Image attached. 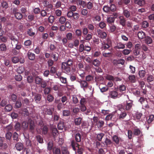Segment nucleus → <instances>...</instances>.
<instances>
[{
  "instance_id": "f257e3e1",
  "label": "nucleus",
  "mask_w": 154,
  "mask_h": 154,
  "mask_svg": "<svg viewBox=\"0 0 154 154\" xmlns=\"http://www.w3.org/2000/svg\"><path fill=\"white\" fill-rule=\"evenodd\" d=\"M133 105L132 101L131 100H128V101H127L125 103H124L123 105H119V107L120 108L119 109L120 110H121L120 109L122 108L124 110L129 111L132 107Z\"/></svg>"
},
{
  "instance_id": "f03ea898",
  "label": "nucleus",
  "mask_w": 154,
  "mask_h": 154,
  "mask_svg": "<svg viewBox=\"0 0 154 154\" xmlns=\"http://www.w3.org/2000/svg\"><path fill=\"white\" fill-rule=\"evenodd\" d=\"M77 82L80 83L81 88L83 90L85 91V90L88 88H89L90 90L91 88V86H89L88 82L85 80H82L81 79L78 80Z\"/></svg>"
},
{
  "instance_id": "7ed1b4c3",
  "label": "nucleus",
  "mask_w": 154,
  "mask_h": 154,
  "mask_svg": "<svg viewBox=\"0 0 154 154\" xmlns=\"http://www.w3.org/2000/svg\"><path fill=\"white\" fill-rule=\"evenodd\" d=\"M18 9L17 7L13 8L11 10L12 13L14 15L15 18L18 20H21L23 17V15L18 12Z\"/></svg>"
},
{
  "instance_id": "20e7f679",
  "label": "nucleus",
  "mask_w": 154,
  "mask_h": 154,
  "mask_svg": "<svg viewBox=\"0 0 154 154\" xmlns=\"http://www.w3.org/2000/svg\"><path fill=\"white\" fill-rule=\"evenodd\" d=\"M71 145L74 150H75V147L78 148L77 152L79 154H82L83 149L81 147H80L79 144L76 142L74 140H72L71 142Z\"/></svg>"
},
{
  "instance_id": "39448f33",
  "label": "nucleus",
  "mask_w": 154,
  "mask_h": 154,
  "mask_svg": "<svg viewBox=\"0 0 154 154\" xmlns=\"http://www.w3.org/2000/svg\"><path fill=\"white\" fill-rule=\"evenodd\" d=\"M116 9V5L113 4H111L109 6L108 5L104 6L103 8V11L106 13L114 12Z\"/></svg>"
},
{
  "instance_id": "423d86ee",
  "label": "nucleus",
  "mask_w": 154,
  "mask_h": 154,
  "mask_svg": "<svg viewBox=\"0 0 154 154\" xmlns=\"http://www.w3.org/2000/svg\"><path fill=\"white\" fill-rule=\"evenodd\" d=\"M122 95V93H119L118 92L115 91H110L109 93V97L113 99L119 98Z\"/></svg>"
},
{
  "instance_id": "0eeeda50",
  "label": "nucleus",
  "mask_w": 154,
  "mask_h": 154,
  "mask_svg": "<svg viewBox=\"0 0 154 154\" xmlns=\"http://www.w3.org/2000/svg\"><path fill=\"white\" fill-rule=\"evenodd\" d=\"M72 67L67 66L66 64L62 63L61 68L63 71L67 74H70L71 73V69Z\"/></svg>"
},
{
  "instance_id": "6e6552de",
  "label": "nucleus",
  "mask_w": 154,
  "mask_h": 154,
  "mask_svg": "<svg viewBox=\"0 0 154 154\" xmlns=\"http://www.w3.org/2000/svg\"><path fill=\"white\" fill-rule=\"evenodd\" d=\"M5 140V138L4 137L0 136V147L2 149H5L8 147L7 144L3 143Z\"/></svg>"
},
{
  "instance_id": "1a4fd4ad",
  "label": "nucleus",
  "mask_w": 154,
  "mask_h": 154,
  "mask_svg": "<svg viewBox=\"0 0 154 154\" xmlns=\"http://www.w3.org/2000/svg\"><path fill=\"white\" fill-rule=\"evenodd\" d=\"M34 100L37 103H40L41 102L42 98L41 94L38 93H35L34 95Z\"/></svg>"
},
{
  "instance_id": "9d476101",
  "label": "nucleus",
  "mask_w": 154,
  "mask_h": 154,
  "mask_svg": "<svg viewBox=\"0 0 154 154\" xmlns=\"http://www.w3.org/2000/svg\"><path fill=\"white\" fill-rule=\"evenodd\" d=\"M112 140L116 145L119 144L120 142L123 141V140L121 138L118 137L116 135H115L112 137Z\"/></svg>"
},
{
  "instance_id": "9b49d317",
  "label": "nucleus",
  "mask_w": 154,
  "mask_h": 154,
  "mask_svg": "<svg viewBox=\"0 0 154 154\" xmlns=\"http://www.w3.org/2000/svg\"><path fill=\"white\" fill-rule=\"evenodd\" d=\"M130 0H120L118 2V4L120 6L127 5L130 3Z\"/></svg>"
},
{
  "instance_id": "f8f14e48",
  "label": "nucleus",
  "mask_w": 154,
  "mask_h": 154,
  "mask_svg": "<svg viewBox=\"0 0 154 154\" xmlns=\"http://www.w3.org/2000/svg\"><path fill=\"white\" fill-rule=\"evenodd\" d=\"M29 124V129L30 131L33 133L34 130L35 125L34 122L31 119L28 120Z\"/></svg>"
},
{
  "instance_id": "ddd939ff",
  "label": "nucleus",
  "mask_w": 154,
  "mask_h": 154,
  "mask_svg": "<svg viewBox=\"0 0 154 154\" xmlns=\"http://www.w3.org/2000/svg\"><path fill=\"white\" fill-rule=\"evenodd\" d=\"M123 14L125 18L130 19L131 17V11H130L124 9L123 11Z\"/></svg>"
},
{
  "instance_id": "4468645a",
  "label": "nucleus",
  "mask_w": 154,
  "mask_h": 154,
  "mask_svg": "<svg viewBox=\"0 0 154 154\" xmlns=\"http://www.w3.org/2000/svg\"><path fill=\"white\" fill-rule=\"evenodd\" d=\"M9 38L11 40V43L12 46H13L16 43H17L18 42V39L13 35H11L9 36Z\"/></svg>"
},
{
  "instance_id": "2eb2a0df",
  "label": "nucleus",
  "mask_w": 154,
  "mask_h": 154,
  "mask_svg": "<svg viewBox=\"0 0 154 154\" xmlns=\"http://www.w3.org/2000/svg\"><path fill=\"white\" fill-rule=\"evenodd\" d=\"M15 147L18 151H20L23 149V144L20 142H18L16 144Z\"/></svg>"
},
{
  "instance_id": "dca6fc26",
  "label": "nucleus",
  "mask_w": 154,
  "mask_h": 154,
  "mask_svg": "<svg viewBox=\"0 0 154 154\" xmlns=\"http://www.w3.org/2000/svg\"><path fill=\"white\" fill-rule=\"evenodd\" d=\"M119 23L123 26H125L126 24V20L123 16H120L119 17Z\"/></svg>"
},
{
  "instance_id": "f3484780",
  "label": "nucleus",
  "mask_w": 154,
  "mask_h": 154,
  "mask_svg": "<svg viewBox=\"0 0 154 154\" xmlns=\"http://www.w3.org/2000/svg\"><path fill=\"white\" fill-rule=\"evenodd\" d=\"M101 48L103 50H106L109 48L111 45V42H109L107 43H105L104 42L102 43Z\"/></svg>"
},
{
  "instance_id": "a211bd4d",
  "label": "nucleus",
  "mask_w": 154,
  "mask_h": 154,
  "mask_svg": "<svg viewBox=\"0 0 154 154\" xmlns=\"http://www.w3.org/2000/svg\"><path fill=\"white\" fill-rule=\"evenodd\" d=\"M97 33L99 36L102 38H105L107 36V34L105 32H102L101 30H97Z\"/></svg>"
},
{
  "instance_id": "6ab92c4d",
  "label": "nucleus",
  "mask_w": 154,
  "mask_h": 154,
  "mask_svg": "<svg viewBox=\"0 0 154 154\" xmlns=\"http://www.w3.org/2000/svg\"><path fill=\"white\" fill-rule=\"evenodd\" d=\"M27 55L29 60H33L35 58V55L33 53L28 51Z\"/></svg>"
},
{
  "instance_id": "aec40b11",
  "label": "nucleus",
  "mask_w": 154,
  "mask_h": 154,
  "mask_svg": "<svg viewBox=\"0 0 154 154\" xmlns=\"http://www.w3.org/2000/svg\"><path fill=\"white\" fill-rule=\"evenodd\" d=\"M82 137L81 135L79 133H77L75 134V142H79L81 141Z\"/></svg>"
},
{
  "instance_id": "412c9836",
  "label": "nucleus",
  "mask_w": 154,
  "mask_h": 154,
  "mask_svg": "<svg viewBox=\"0 0 154 154\" xmlns=\"http://www.w3.org/2000/svg\"><path fill=\"white\" fill-rule=\"evenodd\" d=\"M20 11L21 12V13L23 15H24V16L25 17H26L27 15H26V13L28 11L27 8L25 6H23L21 8Z\"/></svg>"
},
{
  "instance_id": "4be33fe9",
  "label": "nucleus",
  "mask_w": 154,
  "mask_h": 154,
  "mask_svg": "<svg viewBox=\"0 0 154 154\" xmlns=\"http://www.w3.org/2000/svg\"><path fill=\"white\" fill-rule=\"evenodd\" d=\"M52 152L53 154H61V151L60 148L54 147L53 148Z\"/></svg>"
},
{
  "instance_id": "5701e85b",
  "label": "nucleus",
  "mask_w": 154,
  "mask_h": 154,
  "mask_svg": "<svg viewBox=\"0 0 154 154\" xmlns=\"http://www.w3.org/2000/svg\"><path fill=\"white\" fill-rule=\"evenodd\" d=\"M135 3L140 6H143L145 3V0H134Z\"/></svg>"
},
{
  "instance_id": "b1692460",
  "label": "nucleus",
  "mask_w": 154,
  "mask_h": 154,
  "mask_svg": "<svg viewBox=\"0 0 154 154\" xmlns=\"http://www.w3.org/2000/svg\"><path fill=\"white\" fill-rule=\"evenodd\" d=\"M142 132L138 128H134L133 131V135L135 136H138Z\"/></svg>"
},
{
  "instance_id": "393cba45",
  "label": "nucleus",
  "mask_w": 154,
  "mask_h": 154,
  "mask_svg": "<svg viewBox=\"0 0 154 154\" xmlns=\"http://www.w3.org/2000/svg\"><path fill=\"white\" fill-rule=\"evenodd\" d=\"M29 125V122L28 123L26 121L23 122L21 124V127L24 130H26L27 129Z\"/></svg>"
},
{
  "instance_id": "a878e982",
  "label": "nucleus",
  "mask_w": 154,
  "mask_h": 154,
  "mask_svg": "<svg viewBox=\"0 0 154 154\" xmlns=\"http://www.w3.org/2000/svg\"><path fill=\"white\" fill-rule=\"evenodd\" d=\"M144 38H145V42L146 44H150L152 43V40L151 37L147 36H146Z\"/></svg>"
},
{
  "instance_id": "bb28decb",
  "label": "nucleus",
  "mask_w": 154,
  "mask_h": 154,
  "mask_svg": "<svg viewBox=\"0 0 154 154\" xmlns=\"http://www.w3.org/2000/svg\"><path fill=\"white\" fill-rule=\"evenodd\" d=\"M137 35L139 38L140 39H143L146 37L145 33L142 31L139 32H138Z\"/></svg>"
},
{
  "instance_id": "cd10ccee",
  "label": "nucleus",
  "mask_w": 154,
  "mask_h": 154,
  "mask_svg": "<svg viewBox=\"0 0 154 154\" xmlns=\"http://www.w3.org/2000/svg\"><path fill=\"white\" fill-rule=\"evenodd\" d=\"M104 122L102 120L97 121L96 122V125L99 129L103 125Z\"/></svg>"
},
{
  "instance_id": "c85d7f7f",
  "label": "nucleus",
  "mask_w": 154,
  "mask_h": 154,
  "mask_svg": "<svg viewBox=\"0 0 154 154\" xmlns=\"http://www.w3.org/2000/svg\"><path fill=\"white\" fill-rule=\"evenodd\" d=\"M62 63L66 65V64L67 66L72 67L73 66V61L71 59H69L67 60V62H63Z\"/></svg>"
},
{
  "instance_id": "c756f323",
  "label": "nucleus",
  "mask_w": 154,
  "mask_h": 154,
  "mask_svg": "<svg viewBox=\"0 0 154 154\" xmlns=\"http://www.w3.org/2000/svg\"><path fill=\"white\" fill-rule=\"evenodd\" d=\"M146 72L144 70H140L139 71L138 74L140 78L142 79L146 75Z\"/></svg>"
},
{
  "instance_id": "7c9ffc66",
  "label": "nucleus",
  "mask_w": 154,
  "mask_h": 154,
  "mask_svg": "<svg viewBox=\"0 0 154 154\" xmlns=\"http://www.w3.org/2000/svg\"><path fill=\"white\" fill-rule=\"evenodd\" d=\"M125 45L121 42H119L115 48L118 49H123L125 48Z\"/></svg>"
},
{
  "instance_id": "2f4dec72",
  "label": "nucleus",
  "mask_w": 154,
  "mask_h": 154,
  "mask_svg": "<svg viewBox=\"0 0 154 154\" xmlns=\"http://www.w3.org/2000/svg\"><path fill=\"white\" fill-rule=\"evenodd\" d=\"M20 52V51H19L17 50L14 48L12 49L10 51V54H11L12 55H17Z\"/></svg>"
},
{
  "instance_id": "473e14b6",
  "label": "nucleus",
  "mask_w": 154,
  "mask_h": 154,
  "mask_svg": "<svg viewBox=\"0 0 154 154\" xmlns=\"http://www.w3.org/2000/svg\"><path fill=\"white\" fill-rule=\"evenodd\" d=\"M12 106L10 104H8L5 106V112H9L12 110Z\"/></svg>"
},
{
  "instance_id": "72a5a7b5",
  "label": "nucleus",
  "mask_w": 154,
  "mask_h": 154,
  "mask_svg": "<svg viewBox=\"0 0 154 154\" xmlns=\"http://www.w3.org/2000/svg\"><path fill=\"white\" fill-rule=\"evenodd\" d=\"M82 119L81 117L75 118V125H79L82 123Z\"/></svg>"
},
{
  "instance_id": "f704fd0d",
  "label": "nucleus",
  "mask_w": 154,
  "mask_h": 154,
  "mask_svg": "<svg viewBox=\"0 0 154 154\" xmlns=\"http://www.w3.org/2000/svg\"><path fill=\"white\" fill-rule=\"evenodd\" d=\"M43 80L42 78L38 76H36L35 78V83L38 85L40 84Z\"/></svg>"
},
{
  "instance_id": "c9c22d12",
  "label": "nucleus",
  "mask_w": 154,
  "mask_h": 154,
  "mask_svg": "<svg viewBox=\"0 0 154 154\" xmlns=\"http://www.w3.org/2000/svg\"><path fill=\"white\" fill-rule=\"evenodd\" d=\"M94 76L90 75H88L85 77V80L87 82H90L93 80Z\"/></svg>"
},
{
  "instance_id": "e433bc0d",
  "label": "nucleus",
  "mask_w": 154,
  "mask_h": 154,
  "mask_svg": "<svg viewBox=\"0 0 154 154\" xmlns=\"http://www.w3.org/2000/svg\"><path fill=\"white\" fill-rule=\"evenodd\" d=\"M36 140L40 143H43V139L42 136L40 135H37L36 136Z\"/></svg>"
},
{
  "instance_id": "4c0bfd02",
  "label": "nucleus",
  "mask_w": 154,
  "mask_h": 154,
  "mask_svg": "<svg viewBox=\"0 0 154 154\" xmlns=\"http://www.w3.org/2000/svg\"><path fill=\"white\" fill-rule=\"evenodd\" d=\"M53 142L52 141H50L48 142L47 143V148L48 150L50 151L52 149L53 147Z\"/></svg>"
},
{
  "instance_id": "58836bf2",
  "label": "nucleus",
  "mask_w": 154,
  "mask_h": 154,
  "mask_svg": "<svg viewBox=\"0 0 154 154\" xmlns=\"http://www.w3.org/2000/svg\"><path fill=\"white\" fill-rule=\"evenodd\" d=\"M60 117L59 115L57 113H54L52 116L53 120L55 122L58 121Z\"/></svg>"
},
{
  "instance_id": "ea45409f",
  "label": "nucleus",
  "mask_w": 154,
  "mask_h": 154,
  "mask_svg": "<svg viewBox=\"0 0 154 154\" xmlns=\"http://www.w3.org/2000/svg\"><path fill=\"white\" fill-rule=\"evenodd\" d=\"M12 133L10 132H8L5 134V137L7 140H10L12 136Z\"/></svg>"
},
{
  "instance_id": "a19ab883",
  "label": "nucleus",
  "mask_w": 154,
  "mask_h": 154,
  "mask_svg": "<svg viewBox=\"0 0 154 154\" xmlns=\"http://www.w3.org/2000/svg\"><path fill=\"white\" fill-rule=\"evenodd\" d=\"M22 114L24 116H27L29 115L28 110L26 108H23L22 109Z\"/></svg>"
},
{
  "instance_id": "79ce46f5",
  "label": "nucleus",
  "mask_w": 154,
  "mask_h": 154,
  "mask_svg": "<svg viewBox=\"0 0 154 154\" xmlns=\"http://www.w3.org/2000/svg\"><path fill=\"white\" fill-rule=\"evenodd\" d=\"M128 79L132 83L135 82L136 80L135 76L134 75H129L128 77Z\"/></svg>"
},
{
  "instance_id": "37998d69",
  "label": "nucleus",
  "mask_w": 154,
  "mask_h": 154,
  "mask_svg": "<svg viewBox=\"0 0 154 154\" xmlns=\"http://www.w3.org/2000/svg\"><path fill=\"white\" fill-rule=\"evenodd\" d=\"M57 127L59 130H63L64 128V123L63 122H60L57 125Z\"/></svg>"
},
{
  "instance_id": "c03bdc74",
  "label": "nucleus",
  "mask_w": 154,
  "mask_h": 154,
  "mask_svg": "<svg viewBox=\"0 0 154 154\" xmlns=\"http://www.w3.org/2000/svg\"><path fill=\"white\" fill-rule=\"evenodd\" d=\"M14 127L15 129L17 131H18L20 130L21 128V126L19 122H17L16 123Z\"/></svg>"
},
{
  "instance_id": "a18cd8bd",
  "label": "nucleus",
  "mask_w": 154,
  "mask_h": 154,
  "mask_svg": "<svg viewBox=\"0 0 154 154\" xmlns=\"http://www.w3.org/2000/svg\"><path fill=\"white\" fill-rule=\"evenodd\" d=\"M66 18L64 16H61L60 17L59 20V22L61 24H63L65 23Z\"/></svg>"
},
{
  "instance_id": "49530a36",
  "label": "nucleus",
  "mask_w": 154,
  "mask_h": 154,
  "mask_svg": "<svg viewBox=\"0 0 154 154\" xmlns=\"http://www.w3.org/2000/svg\"><path fill=\"white\" fill-rule=\"evenodd\" d=\"M7 50V47L6 45L4 43H2L0 45V50L2 51H5Z\"/></svg>"
},
{
  "instance_id": "de8ad7c7",
  "label": "nucleus",
  "mask_w": 154,
  "mask_h": 154,
  "mask_svg": "<svg viewBox=\"0 0 154 154\" xmlns=\"http://www.w3.org/2000/svg\"><path fill=\"white\" fill-rule=\"evenodd\" d=\"M12 137L14 141H16L17 142L19 141V135L16 132L14 133Z\"/></svg>"
},
{
  "instance_id": "09e8293b",
  "label": "nucleus",
  "mask_w": 154,
  "mask_h": 154,
  "mask_svg": "<svg viewBox=\"0 0 154 154\" xmlns=\"http://www.w3.org/2000/svg\"><path fill=\"white\" fill-rule=\"evenodd\" d=\"M27 34L30 36H32L35 35V32H33L32 28H30L27 30Z\"/></svg>"
},
{
  "instance_id": "8fccbe9b",
  "label": "nucleus",
  "mask_w": 154,
  "mask_h": 154,
  "mask_svg": "<svg viewBox=\"0 0 154 154\" xmlns=\"http://www.w3.org/2000/svg\"><path fill=\"white\" fill-rule=\"evenodd\" d=\"M57 71V69L56 67L54 66H51V68L50 70V74L51 75H54Z\"/></svg>"
},
{
  "instance_id": "3c124183",
  "label": "nucleus",
  "mask_w": 154,
  "mask_h": 154,
  "mask_svg": "<svg viewBox=\"0 0 154 154\" xmlns=\"http://www.w3.org/2000/svg\"><path fill=\"white\" fill-rule=\"evenodd\" d=\"M24 71V68L23 66H20L18 67L17 69V72L19 74L22 73Z\"/></svg>"
},
{
  "instance_id": "603ef678",
  "label": "nucleus",
  "mask_w": 154,
  "mask_h": 154,
  "mask_svg": "<svg viewBox=\"0 0 154 154\" xmlns=\"http://www.w3.org/2000/svg\"><path fill=\"white\" fill-rule=\"evenodd\" d=\"M92 64L95 66L98 67L100 64V62L98 60L95 59L93 61Z\"/></svg>"
},
{
  "instance_id": "864d4df0",
  "label": "nucleus",
  "mask_w": 154,
  "mask_h": 154,
  "mask_svg": "<svg viewBox=\"0 0 154 154\" xmlns=\"http://www.w3.org/2000/svg\"><path fill=\"white\" fill-rule=\"evenodd\" d=\"M48 127L45 125L42 128V134L44 135H46L48 133Z\"/></svg>"
},
{
  "instance_id": "5fc2aeb1",
  "label": "nucleus",
  "mask_w": 154,
  "mask_h": 154,
  "mask_svg": "<svg viewBox=\"0 0 154 154\" xmlns=\"http://www.w3.org/2000/svg\"><path fill=\"white\" fill-rule=\"evenodd\" d=\"M65 104H63L61 103H59L57 105V108L58 110L60 111L65 106Z\"/></svg>"
},
{
  "instance_id": "6e6d98bb",
  "label": "nucleus",
  "mask_w": 154,
  "mask_h": 154,
  "mask_svg": "<svg viewBox=\"0 0 154 154\" xmlns=\"http://www.w3.org/2000/svg\"><path fill=\"white\" fill-rule=\"evenodd\" d=\"M54 97L52 95H48L47 97V100L49 102H52L54 100Z\"/></svg>"
},
{
  "instance_id": "4d7b16f0",
  "label": "nucleus",
  "mask_w": 154,
  "mask_h": 154,
  "mask_svg": "<svg viewBox=\"0 0 154 154\" xmlns=\"http://www.w3.org/2000/svg\"><path fill=\"white\" fill-rule=\"evenodd\" d=\"M60 99L61 101V103L63 104H65V105L67 103V100H68L67 97L66 96H63L60 98Z\"/></svg>"
},
{
  "instance_id": "13d9d810",
  "label": "nucleus",
  "mask_w": 154,
  "mask_h": 154,
  "mask_svg": "<svg viewBox=\"0 0 154 154\" xmlns=\"http://www.w3.org/2000/svg\"><path fill=\"white\" fill-rule=\"evenodd\" d=\"M125 90L126 87L124 85L120 86L118 89V91L122 93V92L125 91Z\"/></svg>"
},
{
  "instance_id": "bf43d9fd",
  "label": "nucleus",
  "mask_w": 154,
  "mask_h": 154,
  "mask_svg": "<svg viewBox=\"0 0 154 154\" xmlns=\"http://www.w3.org/2000/svg\"><path fill=\"white\" fill-rule=\"evenodd\" d=\"M127 115L126 112H122L121 113L119 116V119H123Z\"/></svg>"
},
{
  "instance_id": "052dcab7",
  "label": "nucleus",
  "mask_w": 154,
  "mask_h": 154,
  "mask_svg": "<svg viewBox=\"0 0 154 154\" xmlns=\"http://www.w3.org/2000/svg\"><path fill=\"white\" fill-rule=\"evenodd\" d=\"M75 33L76 35L78 37L80 38L82 34V30L80 29H77L75 30Z\"/></svg>"
},
{
  "instance_id": "680f3d73",
  "label": "nucleus",
  "mask_w": 154,
  "mask_h": 154,
  "mask_svg": "<svg viewBox=\"0 0 154 154\" xmlns=\"http://www.w3.org/2000/svg\"><path fill=\"white\" fill-rule=\"evenodd\" d=\"M104 135V134L103 133L98 134L97 136V139L98 141H101Z\"/></svg>"
},
{
  "instance_id": "e2e57ef3",
  "label": "nucleus",
  "mask_w": 154,
  "mask_h": 154,
  "mask_svg": "<svg viewBox=\"0 0 154 154\" xmlns=\"http://www.w3.org/2000/svg\"><path fill=\"white\" fill-rule=\"evenodd\" d=\"M58 78L62 83L63 84H66L67 83V79L66 78L62 76H60Z\"/></svg>"
},
{
  "instance_id": "0e129e2a",
  "label": "nucleus",
  "mask_w": 154,
  "mask_h": 154,
  "mask_svg": "<svg viewBox=\"0 0 154 154\" xmlns=\"http://www.w3.org/2000/svg\"><path fill=\"white\" fill-rule=\"evenodd\" d=\"M11 60L12 62L14 63H18L19 61V59L18 57H14L12 58Z\"/></svg>"
},
{
  "instance_id": "69168bd1",
  "label": "nucleus",
  "mask_w": 154,
  "mask_h": 154,
  "mask_svg": "<svg viewBox=\"0 0 154 154\" xmlns=\"http://www.w3.org/2000/svg\"><path fill=\"white\" fill-rule=\"evenodd\" d=\"M7 103V100L6 99H4L1 101L0 105L2 107H4L6 105Z\"/></svg>"
},
{
  "instance_id": "338daca9",
  "label": "nucleus",
  "mask_w": 154,
  "mask_h": 154,
  "mask_svg": "<svg viewBox=\"0 0 154 154\" xmlns=\"http://www.w3.org/2000/svg\"><path fill=\"white\" fill-rule=\"evenodd\" d=\"M16 45L15 47L14 48L15 49L20 51V50L21 49L22 47V45L20 43L18 42L17 43H16L15 44Z\"/></svg>"
},
{
  "instance_id": "774afa93",
  "label": "nucleus",
  "mask_w": 154,
  "mask_h": 154,
  "mask_svg": "<svg viewBox=\"0 0 154 154\" xmlns=\"http://www.w3.org/2000/svg\"><path fill=\"white\" fill-rule=\"evenodd\" d=\"M154 80V77L153 76L151 75H148L147 80L148 82H151L153 81Z\"/></svg>"
}]
</instances>
